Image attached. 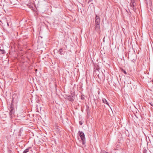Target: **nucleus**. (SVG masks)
Instances as JSON below:
<instances>
[{
    "label": "nucleus",
    "mask_w": 153,
    "mask_h": 153,
    "mask_svg": "<svg viewBox=\"0 0 153 153\" xmlns=\"http://www.w3.org/2000/svg\"><path fill=\"white\" fill-rule=\"evenodd\" d=\"M79 136L82 140V144L84 145L85 143V138L84 134L83 132L82 131L81 132L80 131H79Z\"/></svg>",
    "instance_id": "f03ea898"
},
{
    "label": "nucleus",
    "mask_w": 153,
    "mask_h": 153,
    "mask_svg": "<svg viewBox=\"0 0 153 153\" xmlns=\"http://www.w3.org/2000/svg\"><path fill=\"white\" fill-rule=\"evenodd\" d=\"M58 52H59V53L61 55H64L65 53V51H64L63 49L62 48H60Z\"/></svg>",
    "instance_id": "0eeeda50"
},
{
    "label": "nucleus",
    "mask_w": 153,
    "mask_h": 153,
    "mask_svg": "<svg viewBox=\"0 0 153 153\" xmlns=\"http://www.w3.org/2000/svg\"><path fill=\"white\" fill-rule=\"evenodd\" d=\"M100 24H95V29L97 32L99 33L100 31Z\"/></svg>",
    "instance_id": "7ed1b4c3"
},
{
    "label": "nucleus",
    "mask_w": 153,
    "mask_h": 153,
    "mask_svg": "<svg viewBox=\"0 0 153 153\" xmlns=\"http://www.w3.org/2000/svg\"><path fill=\"white\" fill-rule=\"evenodd\" d=\"M86 112H87V113L88 114V113L90 111L89 107L88 105H86Z\"/></svg>",
    "instance_id": "ddd939ff"
},
{
    "label": "nucleus",
    "mask_w": 153,
    "mask_h": 153,
    "mask_svg": "<svg viewBox=\"0 0 153 153\" xmlns=\"http://www.w3.org/2000/svg\"><path fill=\"white\" fill-rule=\"evenodd\" d=\"M83 96H84V95H82L81 96V99L82 100H84V98Z\"/></svg>",
    "instance_id": "a211bd4d"
},
{
    "label": "nucleus",
    "mask_w": 153,
    "mask_h": 153,
    "mask_svg": "<svg viewBox=\"0 0 153 153\" xmlns=\"http://www.w3.org/2000/svg\"><path fill=\"white\" fill-rule=\"evenodd\" d=\"M67 120H68V119L67 118Z\"/></svg>",
    "instance_id": "b1692460"
},
{
    "label": "nucleus",
    "mask_w": 153,
    "mask_h": 153,
    "mask_svg": "<svg viewBox=\"0 0 153 153\" xmlns=\"http://www.w3.org/2000/svg\"><path fill=\"white\" fill-rule=\"evenodd\" d=\"M94 72H96L97 71H98V72H99V70H100V68L99 67V66L97 65H94Z\"/></svg>",
    "instance_id": "39448f33"
},
{
    "label": "nucleus",
    "mask_w": 153,
    "mask_h": 153,
    "mask_svg": "<svg viewBox=\"0 0 153 153\" xmlns=\"http://www.w3.org/2000/svg\"><path fill=\"white\" fill-rule=\"evenodd\" d=\"M123 72L125 74H127V73L126 72V71L123 70Z\"/></svg>",
    "instance_id": "aec40b11"
},
{
    "label": "nucleus",
    "mask_w": 153,
    "mask_h": 153,
    "mask_svg": "<svg viewBox=\"0 0 153 153\" xmlns=\"http://www.w3.org/2000/svg\"><path fill=\"white\" fill-rule=\"evenodd\" d=\"M147 151L146 149H144L143 150V153H147Z\"/></svg>",
    "instance_id": "6ab92c4d"
},
{
    "label": "nucleus",
    "mask_w": 153,
    "mask_h": 153,
    "mask_svg": "<svg viewBox=\"0 0 153 153\" xmlns=\"http://www.w3.org/2000/svg\"><path fill=\"white\" fill-rule=\"evenodd\" d=\"M13 100L12 101L11 104L10 105L9 108V110L10 111L9 114L10 117L11 118H13L15 116V109L14 105L13 104Z\"/></svg>",
    "instance_id": "f257e3e1"
},
{
    "label": "nucleus",
    "mask_w": 153,
    "mask_h": 153,
    "mask_svg": "<svg viewBox=\"0 0 153 153\" xmlns=\"http://www.w3.org/2000/svg\"><path fill=\"white\" fill-rule=\"evenodd\" d=\"M31 148V147H28L27 149L24 150L23 153H27L29 152V150Z\"/></svg>",
    "instance_id": "1a4fd4ad"
},
{
    "label": "nucleus",
    "mask_w": 153,
    "mask_h": 153,
    "mask_svg": "<svg viewBox=\"0 0 153 153\" xmlns=\"http://www.w3.org/2000/svg\"><path fill=\"white\" fill-rule=\"evenodd\" d=\"M136 4L130 3V6L131 8V9L134 11V7L135 6Z\"/></svg>",
    "instance_id": "9d476101"
},
{
    "label": "nucleus",
    "mask_w": 153,
    "mask_h": 153,
    "mask_svg": "<svg viewBox=\"0 0 153 153\" xmlns=\"http://www.w3.org/2000/svg\"><path fill=\"white\" fill-rule=\"evenodd\" d=\"M86 1H87V0H85ZM92 1V0H88V3H89V2H91V1Z\"/></svg>",
    "instance_id": "4be33fe9"
},
{
    "label": "nucleus",
    "mask_w": 153,
    "mask_h": 153,
    "mask_svg": "<svg viewBox=\"0 0 153 153\" xmlns=\"http://www.w3.org/2000/svg\"><path fill=\"white\" fill-rule=\"evenodd\" d=\"M145 1L147 6H149L150 7H151L152 6V4L151 1H149V3H148L147 1V0H145Z\"/></svg>",
    "instance_id": "6e6552de"
},
{
    "label": "nucleus",
    "mask_w": 153,
    "mask_h": 153,
    "mask_svg": "<svg viewBox=\"0 0 153 153\" xmlns=\"http://www.w3.org/2000/svg\"><path fill=\"white\" fill-rule=\"evenodd\" d=\"M102 101L103 103L106 104L108 106H109V105L108 102H107L105 98L102 99Z\"/></svg>",
    "instance_id": "f8f14e48"
},
{
    "label": "nucleus",
    "mask_w": 153,
    "mask_h": 153,
    "mask_svg": "<svg viewBox=\"0 0 153 153\" xmlns=\"http://www.w3.org/2000/svg\"><path fill=\"white\" fill-rule=\"evenodd\" d=\"M8 153H13L12 151L10 150L8 151Z\"/></svg>",
    "instance_id": "412c9836"
},
{
    "label": "nucleus",
    "mask_w": 153,
    "mask_h": 153,
    "mask_svg": "<svg viewBox=\"0 0 153 153\" xmlns=\"http://www.w3.org/2000/svg\"><path fill=\"white\" fill-rule=\"evenodd\" d=\"M97 76L98 78L100 79H101V78H102V75L100 76V75L98 74Z\"/></svg>",
    "instance_id": "4468645a"
},
{
    "label": "nucleus",
    "mask_w": 153,
    "mask_h": 153,
    "mask_svg": "<svg viewBox=\"0 0 153 153\" xmlns=\"http://www.w3.org/2000/svg\"><path fill=\"white\" fill-rule=\"evenodd\" d=\"M0 51H2V54H4L5 53V51L4 50H1L0 49Z\"/></svg>",
    "instance_id": "dca6fc26"
},
{
    "label": "nucleus",
    "mask_w": 153,
    "mask_h": 153,
    "mask_svg": "<svg viewBox=\"0 0 153 153\" xmlns=\"http://www.w3.org/2000/svg\"><path fill=\"white\" fill-rule=\"evenodd\" d=\"M101 153H108V152H106L104 150H102L101 151Z\"/></svg>",
    "instance_id": "2eb2a0df"
},
{
    "label": "nucleus",
    "mask_w": 153,
    "mask_h": 153,
    "mask_svg": "<svg viewBox=\"0 0 153 153\" xmlns=\"http://www.w3.org/2000/svg\"><path fill=\"white\" fill-rule=\"evenodd\" d=\"M82 122H80H80H79V124H80V125H82Z\"/></svg>",
    "instance_id": "5701e85b"
},
{
    "label": "nucleus",
    "mask_w": 153,
    "mask_h": 153,
    "mask_svg": "<svg viewBox=\"0 0 153 153\" xmlns=\"http://www.w3.org/2000/svg\"><path fill=\"white\" fill-rule=\"evenodd\" d=\"M135 0H131V2H130V3L135 4Z\"/></svg>",
    "instance_id": "f3484780"
},
{
    "label": "nucleus",
    "mask_w": 153,
    "mask_h": 153,
    "mask_svg": "<svg viewBox=\"0 0 153 153\" xmlns=\"http://www.w3.org/2000/svg\"><path fill=\"white\" fill-rule=\"evenodd\" d=\"M73 96L71 97V96H68L67 97V98L68 100H70V101H72L74 100L73 99Z\"/></svg>",
    "instance_id": "9b49d317"
},
{
    "label": "nucleus",
    "mask_w": 153,
    "mask_h": 153,
    "mask_svg": "<svg viewBox=\"0 0 153 153\" xmlns=\"http://www.w3.org/2000/svg\"><path fill=\"white\" fill-rule=\"evenodd\" d=\"M17 2V0H10V3L13 6L16 4Z\"/></svg>",
    "instance_id": "423d86ee"
},
{
    "label": "nucleus",
    "mask_w": 153,
    "mask_h": 153,
    "mask_svg": "<svg viewBox=\"0 0 153 153\" xmlns=\"http://www.w3.org/2000/svg\"><path fill=\"white\" fill-rule=\"evenodd\" d=\"M95 23V24H100V18L99 16L97 15H96V16Z\"/></svg>",
    "instance_id": "20e7f679"
}]
</instances>
